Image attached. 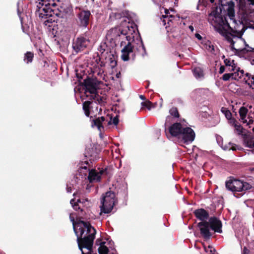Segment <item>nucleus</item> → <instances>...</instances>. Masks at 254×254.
<instances>
[{
    "label": "nucleus",
    "instance_id": "obj_23",
    "mask_svg": "<svg viewBox=\"0 0 254 254\" xmlns=\"http://www.w3.org/2000/svg\"><path fill=\"white\" fill-rule=\"evenodd\" d=\"M33 58V54L31 52H27L25 55L24 61L27 64L32 61Z\"/></svg>",
    "mask_w": 254,
    "mask_h": 254
},
{
    "label": "nucleus",
    "instance_id": "obj_54",
    "mask_svg": "<svg viewBox=\"0 0 254 254\" xmlns=\"http://www.w3.org/2000/svg\"><path fill=\"white\" fill-rule=\"evenodd\" d=\"M198 36H196V37L199 38V37H200V35H198Z\"/></svg>",
    "mask_w": 254,
    "mask_h": 254
},
{
    "label": "nucleus",
    "instance_id": "obj_41",
    "mask_svg": "<svg viewBox=\"0 0 254 254\" xmlns=\"http://www.w3.org/2000/svg\"><path fill=\"white\" fill-rule=\"evenodd\" d=\"M111 66L112 67H114L116 65V61H112L111 62Z\"/></svg>",
    "mask_w": 254,
    "mask_h": 254
},
{
    "label": "nucleus",
    "instance_id": "obj_30",
    "mask_svg": "<svg viewBox=\"0 0 254 254\" xmlns=\"http://www.w3.org/2000/svg\"><path fill=\"white\" fill-rule=\"evenodd\" d=\"M169 15H163L162 16V17L161 18V22L162 23V24L164 26H165L166 25V23H167V18H168Z\"/></svg>",
    "mask_w": 254,
    "mask_h": 254
},
{
    "label": "nucleus",
    "instance_id": "obj_7",
    "mask_svg": "<svg viewBox=\"0 0 254 254\" xmlns=\"http://www.w3.org/2000/svg\"><path fill=\"white\" fill-rule=\"evenodd\" d=\"M225 186L227 190L231 191L236 197H239L236 195L237 192H243L252 188V186L247 182L231 178L226 182Z\"/></svg>",
    "mask_w": 254,
    "mask_h": 254
},
{
    "label": "nucleus",
    "instance_id": "obj_46",
    "mask_svg": "<svg viewBox=\"0 0 254 254\" xmlns=\"http://www.w3.org/2000/svg\"><path fill=\"white\" fill-rule=\"evenodd\" d=\"M120 76H121V73L120 72H119V73H117L116 77L117 78H120Z\"/></svg>",
    "mask_w": 254,
    "mask_h": 254
},
{
    "label": "nucleus",
    "instance_id": "obj_17",
    "mask_svg": "<svg viewBox=\"0 0 254 254\" xmlns=\"http://www.w3.org/2000/svg\"><path fill=\"white\" fill-rule=\"evenodd\" d=\"M234 72L232 73V79L238 80L244 76V71L243 70H240L239 67H236Z\"/></svg>",
    "mask_w": 254,
    "mask_h": 254
},
{
    "label": "nucleus",
    "instance_id": "obj_55",
    "mask_svg": "<svg viewBox=\"0 0 254 254\" xmlns=\"http://www.w3.org/2000/svg\"><path fill=\"white\" fill-rule=\"evenodd\" d=\"M198 36H196V37L199 38V37H200V35H198Z\"/></svg>",
    "mask_w": 254,
    "mask_h": 254
},
{
    "label": "nucleus",
    "instance_id": "obj_51",
    "mask_svg": "<svg viewBox=\"0 0 254 254\" xmlns=\"http://www.w3.org/2000/svg\"><path fill=\"white\" fill-rule=\"evenodd\" d=\"M112 124V119H111L110 121L109 122L108 124L110 125Z\"/></svg>",
    "mask_w": 254,
    "mask_h": 254
},
{
    "label": "nucleus",
    "instance_id": "obj_50",
    "mask_svg": "<svg viewBox=\"0 0 254 254\" xmlns=\"http://www.w3.org/2000/svg\"><path fill=\"white\" fill-rule=\"evenodd\" d=\"M208 248L211 249V250H210V252H211V253H212V249H213V248H212V247L209 246V247H208Z\"/></svg>",
    "mask_w": 254,
    "mask_h": 254
},
{
    "label": "nucleus",
    "instance_id": "obj_16",
    "mask_svg": "<svg viewBox=\"0 0 254 254\" xmlns=\"http://www.w3.org/2000/svg\"><path fill=\"white\" fill-rule=\"evenodd\" d=\"M248 110L245 107H242L239 109V115L240 117V120H241L243 123H247V120L246 119Z\"/></svg>",
    "mask_w": 254,
    "mask_h": 254
},
{
    "label": "nucleus",
    "instance_id": "obj_36",
    "mask_svg": "<svg viewBox=\"0 0 254 254\" xmlns=\"http://www.w3.org/2000/svg\"><path fill=\"white\" fill-rule=\"evenodd\" d=\"M248 119L249 121H247V123H246L248 125H250L251 124H252L254 123V120L253 119V118L252 117H250L249 116L248 117Z\"/></svg>",
    "mask_w": 254,
    "mask_h": 254
},
{
    "label": "nucleus",
    "instance_id": "obj_14",
    "mask_svg": "<svg viewBox=\"0 0 254 254\" xmlns=\"http://www.w3.org/2000/svg\"><path fill=\"white\" fill-rule=\"evenodd\" d=\"M195 216L201 221H206L209 217L208 213L204 209H198L194 212Z\"/></svg>",
    "mask_w": 254,
    "mask_h": 254
},
{
    "label": "nucleus",
    "instance_id": "obj_29",
    "mask_svg": "<svg viewBox=\"0 0 254 254\" xmlns=\"http://www.w3.org/2000/svg\"><path fill=\"white\" fill-rule=\"evenodd\" d=\"M228 124L234 127L238 123H239L238 122V121L234 118H231L230 119H228Z\"/></svg>",
    "mask_w": 254,
    "mask_h": 254
},
{
    "label": "nucleus",
    "instance_id": "obj_19",
    "mask_svg": "<svg viewBox=\"0 0 254 254\" xmlns=\"http://www.w3.org/2000/svg\"><path fill=\"white\" fill-rule=\"evenodd\" d=\"M224 62L226 66H229V70L230 71H235L236 66L235 65L234 60L231 61L229 59H225L224 60Z\"/></svg>",
    "mask_w": 254,
    "mask_h": 254
},
{
    "label": "nucleus",
    "instance_id": "obj_27",
    "mask_svg": "<svg viewBox=\"0 0 254 254\" xmlns=\"http://www.w3.org/2000/svg\"><path fill=\"white\" fill-rule=\"evenodd\" d=\"M139 42H140V45L139 46L138 50L139 51H142V52H141V55L142 56H144L145 55H146L145 49L144 46L143 45V44L142 43V42L141 41H140Z\"/></svg>",
    "mask_w": 254,
    "mask_h": 254
},
{
    "label": "nucleus",
    "instance_id": "obj_12",
    "mask_svg": "<svg viewBox=\"0 0 254 254\" xmlns=\"http://www.w3.org/2000/svg\"><path fill=\"white\" fill-rule=\"evenodd\" d=\"M89 40L80 37L78 38L75 42L73 43L72 47L76 53L83 50L89 44Z\"/></svg>",
    "mask_w": 254,
    "mask_h": 254
},
{
    "label": "nucleus",
    "instance_id": "obj_15",
    "mask_svg": "<svg viewBox=\"0 0 254 254\" xmlns=\"http://www.w3.org/2000/svg\"><path fill=\"white\" fill-rule=\"evenodd\" d=\"M105 121V118L104 117H101L96 118L92 120V126H96L98 128V130L101 132L102 130L103 129L104 127L102 125V123Z\"/></svg>",
    "mask_w": 254,
    "mask_h": 254
},
{
    "label": "nucleus",
    "instance_id": "obj_40",
    "mask_svg": "<svg viewBox=\"0 0 254 254\" xmlns=\"http://www.w3.org/2000/svg\"><path fill=\"white\" fill-rule=\"evenodd\" d=\"M247 2L249 5H254V0H247Z\"/></svg>",
    "mask_w": 254,
    "mask_h": 254
},
{
    "label": "nucleus",
    "instance_id": "obj_56",
    "mask_svg": "<svg viewBox=\"0 0 254 254\" xmlns=\"http://www.w3.org/2000/svg\"><path fill=\"white\" fill-rule=\"evenodd\" d=\"M249 108H252V106H250L249 107Z\"/></svg>",
    "mask_w": 254,
    "mask_h": 254
},
{
    "label": "nucleus",
    "instance_id": "obj_20",
    "mask_svg": "<svg viewBox=\"0 0 254 254\" xmlns=\"http://www.w3.org/2000/svg\"><path fill=\"white\" fill-rule=\"evenodd\" d=\"M204 48L208 51L213 53L214 51V47L211 42L207 40L203 44Z\"/></svg>",
    "mask_w": 254,
    "mask_h": 254
},
{
    "label": "nucleus",
    "instance_id": "obj_37",
    "mask_svg": "<svg viewBox=\"0 0 254 254\" xmlns=\"http://www.w3.org/2000/svg\"><path fill=\"white\" fill-rule=\"evenodd\" d=\"M173 16L172 15H169L168 18H167V24L169 26L170 25V23L172 22V18Z\"/></svg>",
    "mask_w": 254,
    "mask_h": 254
},
{
    "label": "nucleus",
    "instance_id": "obj_9",
    "mask_svg": "<svg viewBox=\"0 0 254 254\" xmlns=\"http://www.w3.org/2000/svg\"><path fill=\"white\" fill-rule=\"evenodd\" d=\"M234 132L243 138L244 144L246 147L251 149L254 154V139L250 133L248 132L242 126L238 123L234 127Z\"/></svg>",
    "mask_w": 254,
    "mask_h": 254
},
{
    "label": "nucleus",
    "instance_id": "obj_5",
    "mask_svg": "<svg viewBox=\"0 0 254 254\" xmlns=\"http://www.w3.org/2000/svg\"><path fill=\"white\" fill-rule=\"evenodd\" d=\"M201 235L205 239H209L211 236L210 232V227L216 232L221 233L222 232V224L220 220L213 217L209 219V221H201L197 224Z\"/></svg>",
    "mask_w": 254,
    "mask_h": 254
},
{
    "label": "nucleus",
    "instance_id": "obj_13",
    "mask_svg": "<svg viewBox=\"0 0 254 254\" xmlns=\"http://www.w3.org/2000/svg\"><path fill=\"white\" fill-rule=\"evenodd\" d=\"M88 171L89 172L88 179L90 183L100 181L102 171L97 172L93 169L88 170Z\"/></svg>",
    "mask_w": 254,
    "mask_h": 254
},
{
    "label": "nucleus",
    "instance_id": "obj_4",
    "mask_svg": "<svg viewBox=\"0 0 254 254\" xmlns=\"http://www.w3.org/2000/svg\"><path fill=\"white\" fill-rule=\"evenodd\" d=\"M169 130L171 135L177 137L181 143L191 142L195 137L194 132L191 128L179 123L173 124Z\"/></svg>",
    "mask_w": 254,
    "mask_h": 254
},
{
    "label": "nucleus",
    "instance_id": "obj_11",
    "mask_svg": "<svg viewBox=\"0 0 254 254\" xmlns=\"http://www.w3.org/2000/svg\"><path fill=\"white\" fill-rule=\"evenodd\" d=\"M56 3L53 0H40L37 7L41 14L44 15H52L53 9L51 6H55Z\"/></svg>",
    "mask_w": 254,
    "mask_h": 254
},
{
    "label": "nucleus",
    "instance_id": "obj_2",
    "mask_svg": "<svg viewBox=\"0 0 254 254\" xmlns=\"http://www.w3.org/2000/svg\"><path fill=\"white\" fill-rule=\"evenodd\" d=\"M135 30V27L125 19L119 26L111 29L107 34L108 37L116 41L119 40L122 37H125L128 42L121 50V57L124 61H128L129 54L133 52L134 45L132 42L134 41V35H137Z\"/></svg>",
    "mask_w": 254,
    "mask_h": 254
},
{
    "label": "nucleus",
    "instance_id": "obj_3",
    "mask_svg": "<svg viewBox=\"0 0 254 254\" xmlns=\"http://www.w3.org/2000/svg\"><path fill=\"white\" fill-rule=\"evenodd\" d=\"M74 232L77 237L79 249L82 251V247L89 250L93 246L96 234L95 229L89 222L79 220L77 222Z\"/></svg>",
    "mask_w": 254,
    "mask_h": 254
},
{
    "label": "nucleus",
    "instance_id": "obj_26",
    "mask_svg": "<svg viewBox=\"0 0 254 254\" xmlns=\"http://www.w3.org/2000/svg\"><path fill=\"white\" fill-rule=\"evenodd\" d=\"M221 110L222 112L224 114L227 120L230 119L231 118H232V114L230 111L223 108H222Z\"/></svg>",
    "mask_w": 254,
    "mask_h": 254
},
{
    "label": "nucleus",
    "instance_id": "obj_6",
    "mask_svg": "<svg viewBox=\"0 0 254 254\" xmlns=\"http://www.w3.org/2000/svg\"><path fill=\"white\" fill-rule=\"evenodd\" d=\"M85 87V94L90 100H94L99 104L103 102V99L97 94V89L99 88V84L97 81L91 78H88L84 80Z\"/></svg>",
    "mask_w": 254,
    "mask_h": 254
},
{
    "label": "nucleus",
    "instance_id": "obj_34",
    "mask_svg": "<svg viewBox=\"0 0 254 254\" xmlns=\"http://www.w3.org/2000/svg\"><path fill=\"white\" fill-rule=\"evenodd\" d=\"M88 252L86 254L84 253L82 250L81 251L82 254H97L93 252V251L92 250V246L89 250H88Z\"/></svg>",
    "mask_w": 254,
    "mask_h": 254
},
{
    "label": "nucleus",
    "instance_id": "obj_53",
    "mask_svg": "<svg viewBox=\"0 0 254 254\" xmlns=\"http://www.w3.org/2000/svg\"><path fill=\"white\" fill-rule=\"evenodd\" d=\"M198 36H196V37L199 38V37H200V35H198Z\"/></svg>",
    "mask_w": 254,
    "mask_h": 254
},
{
    "label": "nucleus",
    "instance_id": "obj_24",
    "mask_svg": "<svg viewBox=\"0 0 254 254\" xmlns=\"http://www.w3.org/2000/svg\"><path fill=\"white\" fill-rule=\"evenodd\" d=\"M169 113L171 116H173L175 118H179V114L177 109L175 107L172 108L170 111Z\"/></svg>",
    "mask_w": 254,
    "mask_h": 254
},
{
    "label": "nucleus",
    "instance_id": "obj_48",
    "mask_svg": "<svg viewBox=\"0 0 254 254\" xmlns=\"http://www.w3.org/2000/svg\"><path fill=\"white\" fill-rule=\"evenodd\" d=\"M189 28L191 30V31H192L193 30V27L192 26H190Z\"/></svg>",
    "mask_w": 254,
    "mask_h": 254
},
{
    "label": "nucleus",
    "instance_id": "obj_33",
    "mask_svg": "<svg viewBox=\"0 0 254 254\" xmlns=\"http://www.w3.org/2000/svg\"><path fill=\"white\" fill-rule=\"evenodd\" d=\"M69 218H70V221L72 222L73 230H74V228L76 227L77 222H75L74 217H72L71 215H70Z\"/></svg>",
    "mask_w": 254,
    "mask_h": 254
},
{
    "label": "nucleus",
    "instance_id": "obj_39",
    "mask_svg": "<svg viewBox=\"0 0 254 254\" xmlns=\"http://www.w3.org/2000/svg\"><path fill=\"white\" fill-rule=\"evenodd\" d=\"M225 71V67L224 66H221V67H220V69H219V73L220 74L224 72V71Z\"/></svg>",
    "mask_w": 254,
    "mask_h": 254
},
{
    "label": "nucleus",
    "instance_id": "obj_38",
    "mask_svg": "<svg viewBox=\"0 0 254 254\" xmlns=\"http://www.w3.org/2000/svg\"><path fill=\"white\" fill-rule=\"evenodd\" d=\"M242 254H250V251L246 247H244Z\"/></svg>",
    "mask_w": 254,
    "mask_h": 254
},
{
    "label": "nucleus",
    "instance_id": "obj_44",
    "mask_svg": "<svg viewBox=\"0 0 254 254\" xmlns=\"http://www.w3.org/2000/svg\"><path fill=\"white\" fill-rule=\"evenodd\" d=\"M67 191L68 192H71V187H67Z\"/></svg>",
    "mask_w": 254,
    "mask_h": 254
},
{
    "label": "nucleus",
    "instance_id": "obj_28",
    "mask_svg": "<svg viewBox=\"0 0 254 254\" xmlns=\"http://www.w3.org/2000/svg\"><path fill=\"white\" fill-rule=\"evenodd\" d=\"M230 147H226L224 148V149L225 150H237V149H239V146L236 145V144L229 143Z\"/></svg>",
    "mask_w": 254,
    "mask_h": 254
},
{
    "label": "nucleus",
    "instance_id": "obj_47",
    "mask_svg": "<svg viewBox=\"0 0 254 254\" xmlns=\"http://www.w3.org/2000/svg\"><path fill=\"white\" fill-rule=\"evenodd\" d=\"M140 98L142 99V100H145V97L143 95H140Z\"/></svg>",
    "mask_w": 254,
    "mask_h": 254
},
{
    "label": "nucleus",
    "instance_id": "obj_57",
    "mask_svg": "<svg viewBox=\"0 0 254 254\" xmlns=\"http://www.w3.org/2000/svg\"><path fill=\"white\" fill-rule=\"evenodd\" d=\"M253 130L254 132V127L253 128Z\"/></svg>",
    "mask_w": 254,
    "mask_h": 254
},
{
    "label": "nucleus",
    "instance_id": "obj_21",
    "mask_svg": "<svg viewBox=\"0 0 254 254\" xmlns=\"http://www.w3.org/2000/svg\"><path fill=\"white\" fill-rule=\"evenodd\" d=\"M91 104V102L90 101H87L83 104V109L84 111L85 114L86 116L88 117L90 115V105Z\"/></svg>",
    "mask_w": 254,
    "mask_h": 254
},
{
    "label": "nucleus",
    "instance_id": "obj_10",
    "mask_svg": "<svg viewBox=\"0 0 254 254\" xmlns=\"http://www.w3.org/2000/svg\"><path fill=\"white\" fill-rule=\"evenodd\" d=\"M116 202L115 194L109 191L106 193L101 200V211L104 213H109L113 209Z\"/></svg>",
    "mask_w": 254,
    "mask_h": 254
},
{
    "label": "nucleus",
    "instance_id": "obj_8",
    "mask_svg": "<svg viewBox=\"0 0 254 254\" xmlns=\"http://www.w3.org/2000/svg\"><path fill=\"white\" fill-rule=\"evenodd\" d=\"M76 22L79 27L86 28L89 23L91 14L90 10L85 9L82 6L74 7Z\"/></svg>",
    "mask_w": 254,
    "mask_h": 254
},
{
    "label": "nucleus",
    "instance_id": "obj_25",
    "mask_svg": "<svg viewBox=\"0 0 254 254\" xmlns=\"http://www.w3.org/2000/svg\"><path fill=\"white\" fill-rule=\"evenodd\" d=\"M70 204L72 205V207L75 210H77L78 209H80V207L78 206V202H81L80 199L77 200V203L74 202V200L73 199H71L70 201Z\"/></svg>",
    "mask_w": 254,
    "mask_h": 254
},
{
    "label": "nucleus",
    "instance_id": "obj_45",
    "mask_svg": "<svg viewBox=\"0 0 254 254\" xmlns=\"http://www.w3.org/2000/svg\"><path fill=\"white\" fill-rule=\"evenodd\" d=\"M171 119V117H169V116H168L166 118V124L169 121L170 119Z\"/></svg>",
    "mask_w": 254,
    "mask_h": 254
},
{
    "label": "nucleus",
    "instance_id": "obj_32",
    "mask_svg": "<svg viewBox=\"0 0 254 254\" xmlns=\"http://www.w3.org/2000/svg\"><path fill=\"white\" fill-rule=\"evenodd\" d=\"M244 76H246V77H247V79L245 77L244 80H246V82H248L249 80L251 82L252 80V77L253 76L251 74L247 73L245 74H244Z\"/></svg>",
    "mask_w": 254,
    "mask_h": 254
},
{
    "label": "nucleus",
    "instance_id": "obj_49",
    "mask_svg": "<svg viewBox=\"0 0 254 254\" xmlns=\"http://www.w3.org/2000/svg\"><path fill=\"white\" fill-rule=\"evenodd\" d=\"M124 44H126V43L125 42H124V41H122L121 43V46H123Z\"/></svg>",
    "mask_w": 254,
    "mask_h": 254
},
{
    "label": "nucleus",
    "instance_id": "obj_35",
    "mask_svg": "<svg viewBox=\"0 0 254 254\" xmlns=\"http://www.w3.org/2000/svg\"><path fill=\"white\" fill-rule=\"evenodd\" d=\"M119 123V119L118 117L116 116V117L114 118L112 120V123L114 124L115 125H118Z\"/></svg>",
    "mask_w": 254,
    "mask_h": 254
},
{
    "label": "nucleus",
    "instance_id": "obj_43",
    "mask_svg": "<svg viewBox=\"0 0 254 254\" xmlns=\"http://www.w3.org/2000/svg\"><path fill=\"white\" fill-rule=\"evenodd\" d=\"M82 169H85L86 170H87V167L86 166L81 167L80 169V171L81 172Z\"/></svg>",
    "mask_w": 254,
    "mask_h": 254
},
{
    "label": "nucleus",
    "instance_id": "obj_22",
    "mask_svg": "<svg viewBox=\"0 0 254 254\" xmlns=\"http://www.w3.org/2000/svg\"><path fill=\"white\" fill-rule=\"evenodd\" d=\"M141 104L142 107H146L149 110L155 107V106L148 100L142 102Z\"/></svg>",
    "mask_w": 254,
    "mask_h": 254
},
{
    "label": "nucleus",
    "instance_id": "obj_18",
    "mask_svg": "<svg viewBox=\"0 0 254 254\" xmlns=\"http://www.w3.org/2000/svg\"><path fill=\"white\" fill-rule=\"evenodd\" d=\"M193 73L197 79H202L204 77L203 70L199 67H196L193 69Z\"/></svg>",
    "mask_w": 254,
    "mask_h": 254
},
{
    "label": "nucleus",
    "instance_id": "obj_1",
    "mask_svg": "<svg viewBox=\"0 0 254 254\" xmlns=\"http://www.w3.org/2000/svg\"><path fill=\"white\" fill-rule=\"evenodd\" d=\"M234 5L232 1L227 2L220 8L221 10L223 9L226 12V16L223 17L213 12L209 15L208 21L215 30L231 44L232 50L246 53L251 51L252 48L246 45L245 40L242 38L245 31L244 26L240 22L237 23L235 19Z\"/></svg>",
    "mask_w": 254,
    "mask_h": 254
},
{
    "label": "nucleus",
    "instance_id": "obj_52",
    "mask_svg": "<svg viewBox=\"0 0 254 254\" xmlns=\"http://www.w3.org/2000/svg\"><path fill=\"white\" fill-rule=\"evenodd\" d=\"M210 0L211 2H212V3L214 1V0Z\"/></svg>",
    "mask_w": 254,
    "mask_h": 254
},
{
    "label": "nucleus",
    "instance_id": "obj_31",
    "mask_svg": "<svg viewBox=\"0 0 254 254\" xmlns=\"http://www.w3.org/2000/svg\"><path fill=\"white\" fill-rule=\"evenodd\" d=\"M232 73H225L223 75L222 79L225 81L229 80L231 78L232 79Z\"/></svg>",
    "mask_w": 254,
    "mask_h": 254
},
{
    "label": "nucleus",
    "instance_id": "obj_42",
    "mask_svg": "<svg viewBox=\"0 0 254 254\" xmlns=\"http://www.w3.org/2000/svg\"><path fill=\"white\" fill-rule=\"evenodd\" d=\"M165 15H169V10L165 9Z\"/></svg>",
    "mask_w": 254,
    "mask_h": 254
}]
</instances>
